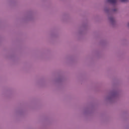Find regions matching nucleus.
<instances>
[{
  "label": "nucleus",
  "mask_w": 129,
  "mask_h": 129,
  "mask_svg": "<svg viewBox=\"0 0 129 129\" xmlns=\"http://www.w3.org/2000/svg\"><path fill=\"white\" fill-rule=\"evenodd\" d=\"M121 2L122 3H125L126 2H127V0H121Z\"/></svg>",
  "instance_id": "f03ea898"
},
{
  "label": "nucleus",
  "mask_w": 129,
  "mask_h": 129,
  "mask_svg": "<svg viewBox=\"0 0 129 129\" xmlns=\"http://www.w3.org/2000/svg\"><path fill=\"white\" fill-rule=\"evenodd\" d=\"M107 2L110 4H115V3H116V0H107Z\"/></svg>",
  "instance_id": "f257e3e1"
}]
</instances>
